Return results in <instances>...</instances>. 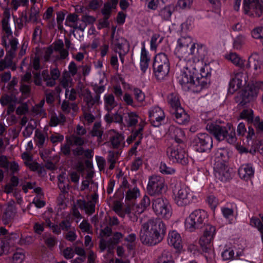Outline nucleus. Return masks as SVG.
<instances>
[{"mask_svg":"<svg viewBox=\"0 0 263 263\" xmlns=\"http://www.w3.org/2000/svg\"><path fill=\"white\" fill-rule=\"evenodd\" d=\"M16 208L12 204H8L2 216V221L4 224H8L15 217Z\"/></svg>","mask_w":263,"mask_h":263,"instance_id":"bb28decb","label":"nucleus"},{"mask_svg":"<svg viewBox=\"0 0 263 263\" xmlns=\"http://www.w3.org/2000/svg\"><path fill=\"white\" fill-rule=\"evenodd\" d=\"M229 153L224 148H220L214 152L213 156L214 164L227 163L229 159Z\"/></svg>","mask_w":263,"mask_h":263,"instance_id":"a878e982","label":"nucleus"},{"mask_svg":"<svg viewBox=\"0 0 263 263\" xmlns=\"http://www.w3.org/2000/svg\"><path fill=\"white\" fill-rule=\"evenodd\" d=\"M105 220L107 222V224L111 228L117 227L120 224V221L118 218L115 216H107L105 218Z\"/></svg>","mask_w":263,"mask_h":263,"instance_id":"e2e57ef3","label":"nucleus"},{"mask_svg":"<svg viewBox=\"0 0 263 263\" xmlns=\"http://www.w3.org/2000/svg\"><path fill=\"white\" fill-rule=\"evenodd\" d=\"M167 101L172 108L171 110L181 107L180 98L177 93L172 92L169 94L167 98Z\"/></svg>","mask_w":263,"mask_h":263,"instance_id":"f704fd0d","label":"nucleus"},{"mask_svg":"<svg viewBox=\"0 0 263 263\" xmlns=\"http://www.w3.org/2000/svg\"><path fill=\"white\" fill-rule=\"evenodd\" d=\"M140 190L137 187L129 189L125 194L126 200H133L140 196Z\"/></svg>","mask_w":263,"mask_h":263,"instance_id":"49530a36","label":"nucleus"},{"mask_svg":"<svg viewBox=\"0 0 263 263\" xmlns=\"http://www.w3.org/2000/svg\"><path fill=\"white\" fill-rule=\"evenodd\" d=\"M253 124L257 133L263 136V120H261L259 117H256L254 119Z\"/></svg>","mask_w":263,"mask_h":263,"instance_id":"052dcab7","label":"nucleus"},{"mask_svg":"<svg viewBox=\"0 0 263 263\" xmlns=\"http://www.w3.org/2000/svg\"><path fill=\"white\" fill-rule=\"evenodd\" d=\"M133 91L135 99L138 102L142 103L145 100V95L141 89L138 88H134Z\"/></svg>","mask_w":263,"mask_h":263,"instance_id":"0e129e2a","label":"nucleus"},{"mask_svg":"<svg viewBox=\"0 0 263 263\" xmlns=\"http://www.w3.org/2000/svg\"><path fill=\"white\" fill-rule=\"evenodd\" d=\"M167 155L173 162L185 164L187 163V159L183 149L178 145H172L167 149Z\"/></svg>","mask_w":263,"mask_h":263,"instance_id":"2eb2a0df","label":"nucleus"},{"mask_svg":"<svg viewBox=\"0 0 263 263\" xmlns=\"http://www.w3.org/2000/svg\"><path fill=\"white\" fill-rule=\"evenodd\" d=\"M66 142H69L71 145L82 146L85 143L84 139L80 136L72 135L66 138Z\"/></svg>","mask_w":263,"mask_h":263,"instance_id":"a18cd8bd","label":"nucleus"},{"mask_svg":"<svg viewBox=\"0 0 263 263\" xmlns=\"http://www.w3.org/2000/svg\"><path fill=\"white\" fill-rule=\"evenodd\" d=\"M204 60H200L199 61V62H201V64L199 65V68H198V72L200 71V74L201 76V79H199V81L201 82L202 81H204L206 82L205 86L207 84V80L206 78L209 77L211 76V73L209 70V66L206 65H203V62Z\"/></svg>","mask_w":263,"mask_h":263,"instance_id":"58836bf2","label":"nucleus"},{"mask_svg":"<svg viewBox=\"0 0 263 263\" xmlns=\"http://www.w3.org/2000/svg\"><path fill=\"white\" fill-rule=\"evenodd\" d=\"M243 10L249 16L259 17L263 14V1L243 0Z\"/></svg>","mask_w":263,"mask_h":263,"instance_id":"ddd939ff","label":"nucleus"},{"mask_svg":"<svg viewBox=\"0 0 263 263\" xmlns=\"http://www.w3.org/2000/svg\"><path fill=\"white\" fill-rule=\"evenodd\" d=\"M173 197L175 202L179 206L189 204L191 200V194L190 189L179 182H176L173 189Z\"/></svg>","mask_w":263,"mask_h":263,"instance_id":"9d476101","label":"nucleus"},{"mask_svg":"<svg viewBox=\"0 0 263 263\" xmlns=\"http://www.w3.org/2000/svg\"><path fill=\"white\" fill-rule=\"evenodd\" d=\"M104 104L105 108L108 111H111L117 106V102L116 101L115 97L112 93H106L103 97Z\"/></svg>","mask_w":263,"mask_h":263,"instance_id":"72a5a7b5","label":"nucleus"},{"mask_svg":"<svg viewBox=\"0 0 263 263\" xmlns=\"http://www.w3.org/2000/svg\"><path fill=\"white\" fill-rule=\"evenodd\" d=\"M46 140L47 135L46 134L42 133L38 129L35 131L34 141L39 147H43Z\"/></svg>","mask_w":263,"mask_h":263,"instance_id":"c03bdc74","label":"nucleus"},{"mask_svg":"<svg viewBox=\"0 0 263 263\" xmlns=\"http://www.w3.org/2000/svg\"><path fill=\"white\" fill-rule=\"evenodd\" d=\"M156 263H175L172 253L165 250L158 258Z\"/></svg>","mask_w":263,"mask_h":263,"instance_id":"79ce46f5","label":"nucleus"},{"mask_svg":"<svg viewBox=\"0 0 263 263\" xmlns=\"http://www.w3.org/2000/svg\"><path fill=\"white\" fill-rule=\"evenodd\" d=\"M110 132H113L115 134V135L110 139L114 147L118 148L124 144V138L122 134L117 133L115 129L110 130Z\"/></svg>","mask_w":263,"mask_h":263,"instance_id":"4c0bfd02","label":"nucleus"},{"mask_svg":"<svg viewBox=\"0 0 263 263\" xmlns=\"http://www.w3.org/2000/svg\"><path fill=\"white\" fill-rule=\"evenodd\" d=\"M78 20V16L76 14H70L67 16L65 20V25L70 27H73Z\"/></svg>","mask_w":263,"mask_h":263,"instance_id":"680f3d73","label":"nucleus"},{"mask_svg":"<svg viewBox=\"0 0 263 263\" xmlns=\"http://www.w3.org/2000/svg\"><path fill=\"white\" fill-rule=\"evenodd\" d=\"M153 67L157 79L163 80L170 71V63L167 55L163 52L157 54L154 58Z\"/></svg>","mask_w":263,"mask_h":263,"instance_id":"423d86ee","label":"nucleus"},{"mask_svg":"<svg viewBox=\"0 0 263 263\" xmlns=\"http://www.w3.org/2000/svg\"><path fill=\"white\" fill-rule=\"evenodd\" d=\"M4 240L9 245V248L11 246H14L17 240L19 239V235L17 233H11L5 236Z\"/></svg>","mask_w":263,"mask_h":263,"instance_id":"09e8293b","label":"nucleus"},{"mask_svg":"<svg viewBox=\"0 0 263 263\" xmlns=\"http://www.w3.org/2000/svg\"><path fill=\"white\" fill-rule=\"evenodd\" d=\"M261 65L262 62L259 55L254 53L249 57L248 63L246 65H245V67L247 69L252 67L255 70L257 71L261 68Z\"/></svg>","mask_w":263,"mask_h":263,"instance_id":"cd10ccee","label":"nucleus"},{"mask_svg":"<svg viewBox=\"0 0 263 263\" xmlns=\"http://www.w3.org/2000/svg\"><path fill=\"white\" fill-rule=\"evenodd\" d=\"M16 99L12 96L4 95L0 98V103L3 106L8 105V104L15 103Z\"/></svg>","mask_w":263,"mask_h":263,"instance_id":"13d9d810","label":"nucleus"},{"mask_svg":"<svg viewBox=\"0 0 263 263\" xmlns=\"http://www.w3.org/2000/svg\"><path fill=\"white\" fill-rule=\"evenodd\" d=\"M175 9V8L173 5L166 6L159 10V15L163 20L169 21Z\"/></svg>","mask_w":263,"mask_h":263,"instance_id":"c9c22d12","label":"nucleus"},{"mask_svg":"<svg viewBox=\"0 0 263 263\" xmlns=\"http://www.w3.org/2000/svg\"><path fill=\"white\" fill-rule=\"evenodd\" d=\"M2 44L6 47L7 50L6 55L4 59L0 61V71L4 70L6 68H11L12 70L15 69V65L13 62V59L15 57V51L17 48L18 41L17 39L9 40V44H6V40L4 37Z\"/></svg>","mask_w":263,"mask_h":263,"instance_id":"6e6552de","label":"nucleus"},{"mask_svg":"<svg viewBox=\"0 0 263 263\" xmlns=\"http://www.w3.org/2000/svg\"><path fill=\"white\" fill-rule=\"evenodd\" d=\"M258 93V88L255 85H251L246 88L241 94L242 100L239 103L241 105H245L255 99Z\"/></svg>","mask_w":263,"mask_h":263,"instance_id":"aec40b11","label":"nucleus"},{"mask_svg":"<svg viewBox=\"0 0 263 263\" xmlns=\"http://www.w3.org/2000/svg\"><path fill=\"white\" fill-rule=\"evenodd\" d=\"M33 82L37 86H42V79L46 83V85L48 87H53L55 85V81L52 77H51L48 71L44 70L42 72V74L38 72H33Z\"/></svg>","mask_w":263,"mask_h":263,"instance_id":"f3484780","label":"nucleus"},{"mask_svg":"<svg viewBox=\"0 0 263 263\" xmlns=\"http://www.w3.org/2000/svg\"><path fill=\"white\" fill-rule=\"evenodd\" d=\"M195 151L200 153L209 151L213 146L212 137L207 134L200 133L196 135L192 142Z\"/></svg>","mask_w":263,"mask_h":263,"instance_id":"f8f14e48","label":"nucleus"},{"mask_svg":"<svg viewBox=\"0 0 263 263\" xmlns=\"http://www.w3.org/2000/svg\"><path fill=\"white\" fill-rule=\"evenodd\" d=\"M225 57L227 60L230 61L236 66L241 68L245 67V60L236 52H230Z\"/></svg>","mask_w":263,"mask_h":263,"instance_id":"2f4dec72","label":"nucleus"},{"mask_svg":"<svg viewBox=\"0 0 263 263\" xmlns=\"http://www.w3.org/2000/svg\"><path fill=\"white\" fill-rule=\"evenodd\" d=\"M25 258V251L23 250H18L14 253L12 257V261L14 263H22Z\"/></svg>","mask_w":263,"mask_h":263,"instance_id":"5fc2aeb1","label":"nucleus"},{"mask_svg":"<svg viewBox=\"0 0 263 263\" xmlns=\"http://www.w3.org/2000/svg\"><path fill=\"white\" fill-rule=\"evenodd\" d=\"M43 59L46 62H55L61 60L59 55L54 53L53 48L51 46L48 47L45 50Z\"/></svg>","mask_w":263,"mask_h":263,"instance_id":"e433bc0d","label":"nucleus"},{"mask_svg":"<svg viewBox=\"0 0 263 263\" xmlns=\"http://www.w3.org/2000/svg\"><path fill=\"white\" fill-rule=\"evenodd\" d=\"M64 43L62 40H59L53 43V51L59 52V58L61 60L65 59L69 55L67 49L64 48Z\"/></svg>","mask_w":263,"mask_h":263,"instance_id":"473e14b6","label":"nucleus"},{"mask_svg":"<svg viewBox=\"0 0 263 263\" xmlns=\"http://www.w3.org/2000/svg\"><path fill=\"white\" fill-rule=\"evenodd\" d=\"M252 36L255 39L263 38V27H257L252 31Z\"/></svg>","mask_w":263,"mask_h":263,"instance_id":"774afa93","label":"nucleus"},{"mask_svg":"<svg viewBox=\"0 0 263 263\" xmlns=\"http://www.w3.org/2000/svg\"><path fill=\"white\" fill-rule=\"evenodd\" d=\"M171 112L174 120L179 124L184 125L190 121L189 116L182 107L171 110Z\"/></svg>","mask_w":263,"mask_h":263,"instance_id":"4be33fe9","label":"nucleus"},{"mask_svg":"<svg viewBox=\"0 0 263 263\" xmlns=\"http://www.w3.org/2000/svg\"><path fill=\"white\" fill-rule=\"evenodd\" d=\"M246 42V37L242 35H238L233 40V48L235 49H240Z\"/></svg>","mask_w":263,"mask_h":263,"instance_id":"3c124183","label":"nucleus"},{"mask_svg":"<svg viewBox=\"0 0 263 263\" xmlns=\"http://www.w3.org/2000/svg\"><path fill=\"white\" fill-rule=\"evenodd\" d=\"M9 18H4L2 21V27L3 31L5 32L6 34V36H4L2 38V40L4 37H5L6 40V42L7 40L8 41V44H9V40L16 39L15 38H12V32L10 28V25L8 23ZM7 44V43H6Z\"/></svg>","mask_w":263,"mask_h":263,"instance_id":"a19ab883","label":"nucleus"},{"mask_svg":"<svg viewBox=\"0 0 263 263\" xmlns=\"http://www.w3.org/2000/svg\"><path fill=\"white\" fill-rule=\"evenodd\" d=\"M91 133L92 136H96L100 138L102 137L103 130L101 128L100 122H96L95 123Z\"/></svg>","mask_w":263,"mask_h":263,"instance_id":"4d7b16f0","label":"nucleus"},{"mask_svg":"<svg viewBox=\"0 0 263 263\" xmlns=\"http://www.w3.org/2000/svg\"><path fill=\"white\" fill-rule=\"evenodd\" d=\"M201 64L199 61H185L183 59L177 62L176 78L184 90L197 92L205 86L206 82L204 80L200 82L199 77L195 79V76L198 73V68Z\"/></svg>","mask_w":263,"mask_h":263,"instance_id":"f257e3e1","label":"nucleus"},{"mask_svg":"<svg viewBox=\"0 0 263 263\" xmlns=\"http://www.w3.org/2000/svg\"><path fill=\"white\" fill-rule=\"evenodd\" d=\"M166 233L165 224L160 218H152L142 225L140 238L142 242L154 246L162 240Z\"/></svg>","mask_w":263,"mask_h":263,"instance_id":"7ed1b4c3","label":"nucleus"},{"mask_svg":"<svg viewBox=\"0 0 263 263\" xmlns=\"http://www.w3.org/2000/svg\"><path fill=\"white\" fill-rule=\"evenodd\" d=\"M168 135L171 138L173 139L177 143H181L185 139L184 131L174 125H171L168 128Z\"/></svg>","mask_w":263,"mask_h":263,"instance_id":"393cba45","label":"nucleus"},{"mask_svg":"<svg viewBox=\"0 0 263 263\" xmlns=\"http://www.w3.org/2000/svg\"><path fill=\"white\" fill-rule=\"evenodd\" d=\"M207 218L208 214L205 211L201 209L195 210L186 218L184 222L185 228L190 232H194L201 227Z\"/></svg>","mask_w":263,"mask_h":263,"instance_id":"0eeeda50","label":"nucleus"},{"mask_svg":"<svg viewBox=\"0 0 263 263\" xmlns=\"http://www.w3.org/2000/svg\"><path fill=\"white\" fill-rule=\"evenodd\" d=\"M83 112V116L85 119V121H86L88 124H90L92 123L95 120V116L91 114L90 110L91 109H82Z\"/></svg>","mask_w":263,"mask_h":263,"instance_id":"338daca9","label":"nucleus"},{"mask_svg":"<svg viewBox=\"0 0 263 263\" xmlns=\"http://www.w3.org/2000/svg\"><path fill=\"white\" fill-rule=\"evenodd\" d=\"M29 4V0H12L10 5L12 10L16 11L21 6L28 7Z\"/></svg>","mask_w":263,"mask_h":263,"instance_id":"603ef678","label":"nucleus"},{"mask_svg":"<svg viewBox=\"0 0 263 263\" xmlns=\"http://www.w3.org/2000/svg\"><path fill=\"white\" fill-rule=\"evenodd\" d=\"M149 120L153 126H160L165 119V114L162 108L158 106L151 107L148 111Z\"/></svg>","mask_w":263,"mask_h":263,"instance_id":"dca6fc26","label":"nucleus"},{"mask_svg":"<svg viewBox=\"0 0 263 263\" xmlns=\"http://www.w3.org/2000/svg\"><path fill=\"white\" fill-rule=\"evenodd\" d=\"M144 209L141 205L133 204L131 206H128L125 208V212L127 213V216L133 221H136L138 219V216L142 213L144 211Z\"/></svg>","mask_w":263,"mask_h":263,"instance_id":"b1692460","label":"nucleus"},{"mask_svg":"<svg viewBox=\"0 0 263 263\" xmlns=\"http://www.w3.org/2000/svg\"><path fill=\"white\" fill-rule=\"evenodd\" d=\"M221 210L223 216L228 220L229 222L230 223H232L234 217L233 210L227 207H222Z\"/></svg>","mask_w":263,"mask_h":263,"instance_id":"6e6d98bb","label":"nucleus"},{"mask_svg":"<svg viewBox=\"0 0 263 263\" xmlns=\"http://www.w3.org/2000/svg\"><path fill=\"white\" fill-rule=\"evenodd\" d=\"M61 109L65 114L71 113L72 117L76 116L79 110V106L75 103H69L68 101L64 100L61 105Z\"/></svg>","mask_w":263,"mask_h":263,"instance_id":"c85d7f7f","label":"nucleus"},{"mask_svg":"<svg viewBox=\"0 0 263 263\" xmlns=\"http://www.w3.org/2000/svg\"><path fill=\"white\" fill-rule=\"evenodd\" d=\"M238 172L241 179L248 181L254 177L255 169L252 164L245 163L241 165Z\"/></svg>","mask_w":263,"mask_h":263,"instance_id":"412c9836","label":"nucleus"},{"mask_svg":"<svg viewBox=\"0 0 263 263\" xmlns=\"http://www.w3.org/2000/svg\"><path fill=\"white\" fill-rule=\"evenodd\" d=\"M253 110L251 109L243 110L240 113V117L241 119L247 120L248 122L253 123Z\"/></svg>","mask_w":263,"mask_h":263,"instance_id":"bf43d9fd","label":"nucleus"},{"mask_svg":"<svg viewBox=\"0 0 263 263\" xmlns=\"http://www.w3.org/2000/svg\"><path fill=\"white\" fill-rule=\"evenodd\" d=\"M231 77L228 91L230 93H233L242 86L243 80L246 82V80L243 77V72L241 71H234Z\"/></svg>","mask_w":263,"mask_h":263,"instance_id":"6ab92c4d","label":"nucleus"},{"mask_svg":"<svg viewBox=\"0 0 263 263\" xmlns=\"http://www.w3.org/2000/svg\"><path fill=\"white\" fill-rule=\"evenodd\" d=\"M168 244L178 251L182 249V241L180 234L175 230L169 232L167 236Z\"/></svg>","mask_w":263,"mask_h":263,"instance_id":"5701e85b","label":"nucleus"},{"mask_svg":"<svg viewBox=\"0 0 263 263\" xmlns=\"http://www.w3.org/2000/svg\"><path fill=\"white\" fill-rule=\"evenodd\" d=\"M66 121L65 116L60 114L58 116L55 114L51 115L49 125L50 126L55 127L59 124H64Z\"/></svg>","mask_w":263,"mask_h":263,"instance_id":"37998d69","label":"nucleus"},{"mask_svg":"<svg viewBox=\"0 0 263 263\" xmlns=\"http://www.w3.org/2000/svg\"><path fill=\"white\" fill-rule=\"evenodd\" d=\"M215 234V228L211 225H207L204 228L203 235L199 240V244L202 251L204 252V256L208 261H212L215 256V254L211 244Z\"/></svg>","mask_w":263,"mask_h":263,"instance_id":"39448f33","label":"nucleus"},{"mask_svg":"<svg viewBox=\"0 0 263 263\" xmlns=\"http://www.w3.org/2000/svg\"><path fill=\"white\" fill-rule=\"evenodd\" d=\"M152 208L155 214L162 218L168 219L172 215L171 206L168 200L163 197L152 200Z\"/></svg>","mask_w":263,"mask_h":263,"instance_id":"9b49d317","label":"nucleus"},{"mask_svg":"<svg viewBox=\"0 0 263 263\" xmlns=\"http://www.w3.org/2000/svg\"><path fill=\"white\" fill-rule=\"evenodd\" d=\"M42 30L40 26H36L33 31L32 35V40L35 43H39L41 41L42 38Z\"/></svg>","mask_w":263,"mask_h":263,"instance_id":"69168bd1","label":"nucleus"},{"mask_svg":"<svg viewBox=\"0 0 263 263\" xmlns=\"http://www.w3.org/2000/svg\"><path fill=\"white\" fill-rule=\"evenodd\" d=\"M175 53L178 60H193L195 62L204 60L207 55L205 46L196 44L188 35L181 36L177 40Z\"/></svg>","mask_w":263,"mask_h":263,"instance_id":"f03ea898","label":"nucleus"},{"mask_svg":"<svg viewBox=\"0 0 263 263\" xmlns=\"http://www.w3.org/2000/svg\"><path fill=\"white\" fill-rule=\"evenodd\" d=\"M164 179L157 175H154L149 178L147 186L148 193L151 196L161 194L165 187Z\"/></svg>","mask_w":263,"mask_h":263,"instance_id":"4468645a","label":"nucleus"},{"mask_svg":"<svg viewBox=\"0 0 263 263\" xmlns=\"http://www.w3.org/2000/svg\"><path fill=\"white\" fill-rule=\"evenodd\" d=\"M160 172L164 175H173L176 172V170L167 165L165 163L161 162L159 166Z\"/></svg>","mask_w":263,"mask_h":263,"instance_id":"8fccbe9b","label":"nucleus"},{"mask_svg":"<svg viewBox=\"0 0 263 263\" xmlns=\"http://www.w3.org/2000/svg\"><path fill=\"white\" fill-rule=\"evenodd\" d=\"M151 58L148 55V52L146 50L145 47L141 49L140 67L142 73H145L147 70Z\"/></svg>","mask_w":263,"mask_h":263,"instance_id":"c756f323","label":"nucleus"},{"mask_svg":"<svg viewBox=\"0 0 263 263\" xmlns=\"http://www.w3.org/2000/svg\"><path fill=\"white\" fill-rule=\"evenodd\" d=\"M118 159V153L114 151H109L107 157V160L110 163L109 168L113 170L115 168V164Z\"/></svg>","mask_w":263,"mask_h":263,"instance_id":"de8ad7c7","label":"nucleus"},{"mask_svg":"<svg viewBox=\"0 0 263 263\" xmlns=\"http://www.w3.org/2000/svg\"><path fill=\"white\" fill-rule=\"evenodd\" d=\"M112 45L114 50L116 52H123L128 50L127 41L122 37H118L114 40L112 42Z\"/></svg>","mask_w":263,"mask_h":263,"instance_id":"7c9ffc66","label":"nucleus"},{"mask_svg":"<svg viewBox=\"0 0 263 263\" xmlns=\"http://www.w3.org/2000/svg\"><path fill=\"white\" fill-rule=\"evenodd\" d=\"M78 94L80 98L83 100V104L82 109H91L95 104L101 103V97L93 96L90 90L86 87L81 82L78 83L77 85Z\"/></svg>","mask_w":263,"mask_h":263,"instance_id":"1a4fd4ad","label":"nucleus"},{"mask_svg":"<svg viewBox=\"0 0 263 263\" xmlns=\"http://www.w3.org/2000/svg\"><path fill=\"white\" fill-rule=\"evenodd\" d=\"M210 114L205 112L201 115L202 120H204L205 122L207 123L206 130L212 134L218 141L225 140L230 144H235L237 140L235 129L231 128V125L229 124L227 126H222L215 122L209 121L206 117L208 116H210Z\"/></svg>","mask_w":263,"mask_h":263,"instance_id":"20e7f679","label":"nucleus"},{"mask_svg":"<svg viewBox=\"0 0 263 263\" xmlns=\"http://www.w3.org/2000/svg\"><path fill=\"white\" fill-rule=\"evenodd\" d=\"M125 122L128 127L136 125L138 122V115L134 112H129L125 114Z\"/></svg>","mask_w":263,"mask_h":263,"instance_id":"ea45409f","label":"nucleus"},{"mask_svg":"<svg viewBox=\"0 0 263 263\" xmlns=\"http://www.w3.org/2000/svg\"><path fill=\"white\" fill-rule=\"evenodd\" d=\"M215 176L222 182L228 181L231 178V173L228 164H213Z\"/></svg>","mask_w":263,"mask_h":263,"instance_id":"a211bd4d","label":"nucleus"},{"mask_svg":"<svg viewBox=\"0 0 263 263\" xmlns=\"http://www.w3.org/2000/svg\"><path fill=\"white\" fill-rule=\"evenodd\" d=\"M250 224L256 228L260 232L262 241L263 242V224L259 219L257 217H252L250 220Z\"/></svg>","mask_w":263,"mask_h":263,"instance_id":"864d4df0","label":"nucleus"}]
</instances>
